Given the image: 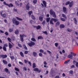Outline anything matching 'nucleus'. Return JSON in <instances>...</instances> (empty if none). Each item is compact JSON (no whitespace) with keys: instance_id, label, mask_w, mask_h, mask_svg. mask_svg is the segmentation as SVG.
<instances>
[{"instance_id":"nucleus-21","label":"nucleus","mask_w":78,"mask_h":78,"mask_svg":"<svg viewBox=\"0 0 78 78\" xmlns=\"http://www.w3.org/2000/svg\"><path fill=\"white\" fill-rule=\"evenodd\" d=\"M39 19L40 20V21H42V20H43V17H42L41 16H40L39 17Z\"/></svg>"},{"instance_id":"nucleus-37","label":"nucleus","mask_w":78,"mask_h":78,"mask_svg":"<svg viewBox=\"0 0 78 78\" xmlns=\"http://www.w3.org/2000/svg\"><path fill=\"white\" fill-rule=\"evenodd\" d=\"M15 70H16V71H17L18 72H19V69H18L16 67L15 68Z\"/></svg>"},{"instance_id":"nucleus-42","label":"nucleus","mask_w":78,"mask_h":78,"mask_svg":"<svg viewBox=\"0 0 78 78\" xmlns=\"http://www.w3.org/2000/svg\"><path fill=\"white\" fill-rule=\"evenodd\" d=\"M3 50H4V51H6V47H3Z\"/></svg>"},{"instance_id":"nucleus-33","label":"nucleus","mask_w":78,"mask_h":78,"mask_svg":"<svg viewBox=\"0 0 78 78\" xmlns=\"http://www.w3.org/2000/svg\"><path fill=\"white\" fill-rule=\"evenodd\" d=\"M31 41H33L34 42H35V41H36V39H35L33 38H31Z\"/></svg>"},{"instance_id":"nucleus-26","label":"nucleus","mask_w":78,"mask_h":78,"mask_svg":"<svg viewBox=\"0 0 78 78\" xmlns=\"http://www.w3.org/2000/svg\"><path fill=\"white\" fill-rule=\"evenodd\" d=\"M41 28V26L38 25L37 27V30H39V29H40V28Z\"/></svg>"},{"instance_id":"nucleus-15","label":"nucleus","mask_w":78,"mask_h":78,"mask_svg":"<svg viewBox=\"0 0 78 78\" xmlns=\"http://www.w3.org/2000/svg\"><path fill=\"white\" fill-rule=\"evenodd\" d=\"M70 60L69 59L66 61L64 62V63L65 64H67L68 63H69V62H70Z\"/></svg>"},{"instance_id":"nucleus-27","label":"nucleus","mask_w":78,"mask_h":78,"mask_svg":"<svg viewBox=\"0 0 78 78\" xmlns=\"http://www.w3.org/2000/svg\"><path fill=\"white\" fill-rule=\"evenodd\" d=\"M38 68H34L33 70H34V71H35L36 72H37V71H38Z\"/></svg>"},{"instance_id":"nucleus-59","label":"nucleus","mask_w":78,"mask_h":78,"mask_svg":"<svg viewBox=\"0 0 78 78\" xmlns=\"http://www.w3.org/2000/svg\"><path fill=\"white\" fill-rule=\"evenodd\" d=\"M4 21L5 23H7V20L6 19H4Z\"/></svg>"},{"instance_id":"nucleus-44","label":"nucleus","mask_w":78,"mask_h":78,"mask_svg":"<svg viewBox=\"0 0 78 78\" xmlns=\"http://www.w3.org/2000/svg\"><path fill=\"white\" fill-rule=\"evenodd\" d=\"M24 53L26 55H27V54H28V51H25V52H24Z\"/></svg>"},{"instance_id":"nucleus-1","label":"nucleus","mask_w":78,"mask_h":78,"mask_svg":"<svg viewBox=\"0 0 78 78\" xmlns=\"http://www.w3.org/2000/svg\"><path fill=\"white\" fill-rule=\"evenodd\" d=\"M12 21L13 23L15 24L16 25H19L20 23L19 21L16 20V18H14L12 20Z\"/></svg>"},{"instance_id":"nucleus-53","label":"nucleus","mask_w":78,"mask_h":78,"mask_svg":"<svg viewBox=\"0 0 78 78\" xmlns=\"http://www.w3.org/2000/svg\"><path fill=\"white\" fill-rule=\"evenodd\" d=\"M43 33L45 34H46V35H47L48 34V33H47V31L43 32Z\"/></svg>"},{"instance_id":"nucleus-30","label":"nucleus","mask_w":78,"mask_h":78,"mask_svg":"<svg viewBox=\"0 0 78 78\" xmlns=\"http://www.w3.org/2000/svg\"><path fill=\"white\" fill-rule=\"evenodd\" d=\"M43 3L44 6L45 7H46V2L45 1H43Z\"/></svg>"},{"instance_id":"nucleus-19","label":"nucleus","mask_w":78,"mask_h":78,"mask_svg":"<svg viewBox=\"0 0 78 78\" xmlns=\"http://www.w3.org/2000/svg\"><path fill=\"white\" fill-rule=\"evenodd\" d=\"M10 57L11 60H12V61H13V60L14 59H15L14 57L13 56H10Z\"/></svg>"},{"instance_id":"nucleus-50","label":"nucleus","mask_w":78,"mask_h":78,"mask_svg":"<svg viewBox=\"0 0 78 78\" xmlns=\"http://www.w3.org/2000/svg\"><path fill=\"white\" fill-rule=\"evenodd\" d=\"M24 62H25V63L27 64V63L28 62V61L26 59H25L24 60Z\"/></svg>"},{"instance_id":"nucleus-41","label":"nucleus","mask_w":78,"mask_h":78,"mask_svg":"<svg viewBox=\"0 0 78 78\" xmlns=\"http://www.w3.org/2000/svg\"><path fill=\"white\" fill-rule=\"evenodd\" d=\"M31 17H32V19H34V20H35V17H34V16L33 15L31 16Z\"/></svg>"},{"instance_id":"nucleus-63","label":"nucleus","mask_w":78,"mask_h":78,"mask_svg":"<svg viewBox=\"0 0 78 78\" xmlns=\"http://www.w3.org/2000/svg\"><path fill=\"white\" fill-rule=\"evenodd\" d=\"M62 76H66V75L64 73H63L62 74Z\"/></svg>"},{"instance_id":"nucleus-23","label":"nucleus","mask_w":78,"mask_h":78,"mask_svg":"<svg viewBox=\"0 0 78 78\" xmlns=\"http://www.w3.org/2000/svg\"><path fill=\"white\" fill-rule=\"evenodd\" d=\"M15 34H19V30H16L15 32Z\"/></svg>"},{"instance_id":"nucleus-6","label":"nucleus","mask_w":78,"mask_h":78,"mask_svg":"<svg viewBox=\"0 0 78 78\" xmlns=\"http://www.w3.org/2000/svg\"><path fill=\"white\" fill-rule=\"evenodd\" d=\"M12 44L10 43H9V48H12V47H13L14 46V44L12 43V42L11 43Z\"/></svg>"},{"instance_id":"nucleus-17","label":"nucleus","mask_w":78,"mask_h":78,"mask_svg":"<svg viewBox=\"0 0 78 78\" xmlns=\"http://www.w3.org/2000/svg\"><path fill=\"white\" fill-rule=\"evenodd\" d=\"M13 5H12V4L10 3L9 4H8V5L9 7H12L13 6Z\"/></svg>"},{"instance_id":"nucleus-31","label":"nucleus","mask_w":78,"mask_h":78,"mask_svg":"<svg viewBox=\"0 0 78 78\" xmlns=\"http://www.w3.org/2000/svg\"><path fill=\"white\" fill-rule=\"evenodd\" d=\"M50 18H47L46 19L47 22H49V21H50Z\"/></svg>"},{"instance_id":"nucleus-61","label":"nucleus","mask_w":78,"mask_h":78,"mask_svg":"<svg viewBox=\"0 0 78 78\" xmlns=\"http://www.w3.org/2000/svg\"><path fill=\"white\" fill-rule=\"evenodd\" d=\"M74 67H75V65H72L71 66V68H74Z\"/></svg>"},{"instance_id":"nucleus-40","label":"nucleus","mask_w":78,"mask_h":78,"mask_svg":"<svg viewBox=\"0 0 78 78\" xmlns=\"http://www.w3.org/2000/svg\"><path fill=\"white\" fill-rule=\"evenodd\" d=\"M7 39L9 42H11V39H10L9 37Z\"/></svg>"},{"instance_id":"nucleus-5","label":"nucleus","mask_w":78,"mask_h":78,"mask_svg":"<svg viewBox=\"0 0 78 78\" xmlns=\"http://www.w3.org/2000/svg\"><path fill=\"white\" fill-rule=\"evenodd\" d=\"M20 40L22 42H23V37H27V35L25 34H23L22 35L21 34L20 35Z\"/></svg>"},{"instance_id":"nucleus-13","label":"nucleus","mask_w":78,"mask_h":78,"mask_svg":"<svg viewBox=\"0 0 78 78\" xmlns=\"http://www.w3.org/2000/svg\"><path fill=\"white\" fill-rule=\"evenodd\" d=\"M73 20L74 21V23L75 24H77V23H78V21L76 20V18H74L73 19Z\"/></svg>"},{"instance_id":"nucleus-39","label":"nucleus","mask_w":78,"mask_h":78,"mask_svg":"<svg viewBox=\"0 0 78 78\" xmlns=\"http://www.w3.org/2000/svg\"><path fill=\"white\" fill-rule=\"evenodd\" d=\"M13 31V30L12 29H9V32H10V33L12 32V31Z\"/></svg>"},{"instance_id":"nucleus-24","label":"nucleus","mask_w":78,"mask_h":78,"mask_svg":"<svg viewBox=\"0 0 78 78\" xmlns=\"http://www.w3.org/2000/svg\"><path fill=\"white\" fill-rule=\"evenodd\" d=\"M43 37L41 36H39L38 37V39H43Z\"/></svg>"},{"instance_id":"nucleus-57","label":"nucleus","mask_w":78,"mask_h":78,"mask_svg":"<svg viewBox=\"0 0 78 78\" xmlns=\"http://www.w3.org/2000/svg\"><path fill=\"white\" fill-rule=\"evenodd\" d=\"M39 56L41 57H42V53H39Z\"/></svg>"},{"instance_id":"nucleus-20","label":"nucleus","mask_w":78,"mask_h":78,"mask_svg":"<svg viewBox=\"0 0 78 78\" xmlns=\"http://www.w3.org/2000/svg\"><path fill=\"white\" fill-rule=\"evenodd\" d=\"M33 55L34 56H37V53L35 52H34L33 53Z\"/></svg>"},{"instance_id":"nucleus-55","label":"nucleus","mask_w":78,"mask_h":78,"mask_svg":"<svg viewBox=\"0 0 78 78\" xmlns=\"http://www.w3.org/2000/svg\"><path fill=\"white\" fill-rule=\"evenodd\" d=\"M47 52H48V53L50 55H51V52L50 51H47Z\"/></svg>"},{"instance_id":"nucleus-10","label":"nucleus","mask_w":78,"mask_h":78,"mask_svg":"<svg viewBox=\"0 0 78 78\" xmlns=\"http://www.w3.org/2000/svg\"><path fill=\"white\" fill-rule=\"evenodd\" d=\"M1 16L2 17H6V14L4 13L3 14V15L2 14V13H1Z\"/></svg>"},{"instance_id":"nucleus-32","label":"nucleus","mask_w":78,"mask_h":78,"mask_svg":"<svg viewBox=\"0 0 78 78\" xmlns=\"http://www.w3.org/2000/svg\"><path fill=\"white\" fill-rule=\"evenodd\" d=\"M20 54L21 56L22 57H23L24 56V55H23V54L22 52H20Z\"/></svg>"},{"instance_id":"nucleus-54","label":"nucleus","mask_w":78,"mask_h":78,"mask_svg":"<svg viewBox=\"0 0 78 78\" xmlns=\"http://www.w3.org/2000/svg\"><path fill=\"white\" fill-rule=\"evenodd\" d=\"M76 67H78V62H76Z\"/></svg>"},{"instance_id":"nucleus-52","label":"nucleus","mask_w":78,"mask_h":78,"mask_svg":"<svg viewBox=\"0 0 78 78\" xmlns=\"http://www.w3.org/2000/svg\"><path fill=\"white\" fill-rule=\"evenodd\" d=\"M33 3L34 4L37 3V0H34L33 1Z\"/></svg>"},{"instance_id":"nucleus-51","label":"nucleus","mask_w":78,"mask_h":78,"mask_svg":"<svg viewBox=\"0 0 78 78\" xmlns=\"http://www.w3.org/2000/svg\"><path fill=\"white\" fill-rule=\"evenodd\" d=\"M40 52H41V53H44V51L42 50V49H41L40 50Z\"/></svg>"},{"instance_id":"nucleus-16","label":"nucleus","mask_w":78,"mask_h":78,"mask_svg":"<svg viewBox=\"0 0 78 78\" xmlns=\"http://www.w3.org/2000/svg\"><path fill=\"white\" fill-rule=\"evenodd\" d=\"M16 18L18 20H19L20 21H22V19L21 18H20L17 17H16Z\"/></svg>"},{"instance_id":"nucleus-29","label":"nucleus","mask_w":78,"mask_h":78,"mask_svg":"<svg viewBox=\"0 0 78 78\" xmlns=\"http://www.w3.org/2000/svg\"><path fill=\"white\" fill-rule=\"evenodd\" d=\"M63 9L64 12H66V8L65 7L63 8Z\"/></svg>"},{"instance_id":"nucleus-3","label":"nucleus","mask_w":78,"mask_h":78,"mask_svg":"<svg viewBox=\"0 0 78 78\" xmlns=\"http://www.w3.org/2000/svg\"><path fill=\"white\" fill-rule=\"evenodd\" d=\"M50 13L51 15H53V17H54V18H56V14L55 12L53 11V10L51 9L50 10Z\"/></svg>"},{"instance_id":"nucleus-4","label":"nucleus","mask_w":78,"mask_h":78,"mask_svg":"<svg viewBox=\"0 0 78 78\" xmlns=\"http://www.w3.org/2000/svg\"><path fill=\"white\" fill-rule=\"evenodd\" d=\"M69 7L70 8H71L73 5V1L71 2H68L66 3L65 5H69Z\"/></svg>"},{"instance_id":"nucleus-8","label":"nucleus","mask_w":78,"mask_h":78,"mask_svg":"<svg viewBox=\"0 0 78 78\" xmlns=\"http://www.w3.org/2000/svg\"><path fill=\"white\" fill-rule=\"evenodd\" d=\"M68 58H70V59H72L73 58V56L72 55L70 54L68 56Z\"/></svg>"},{"instance_id":"nucleus-64","label":"nucleus","mask_w":78,"mask_h":78,"mask_svg":"<svg viewBox=\"0 0 78 78\" xmlns=\"http://www.w3.org/2000/svg\"><path fill=\"white\" fill-rule=\"evenodd\" d=\"M60 78L59 76H57L55 78Z\"/></svg>"},{"instance_id":"nucleus-60","label":"nucleus","mask_w":78,"mask_h":78,"mask_svg":"<svg viewBox=\"0 0 78 78\" xmlns=\"http://www.w3.org/2000/svg\"><path fill=\"white\" fill-rule=\"evenodd\" d=\"M44 65H47V62L45 61L44 62Z\"/></svg>"},{"instance_id":"nucleus-14","label":"nucleus","mask_w":78,"mask_h":78,"mask_svg":"<svg viewBox=\"0 0 78 78\" xmlns=\"http://www.w3.org/2000/svg\"><path fill=\"white\" fill-rule=\"evenodd\" d=\"M65 27L64 25V24H61L60 25V28H63Z\"/></svg>"},{"instance_id":"nucleus-22","label":"nucleus","mask_w":78,"mask_h":78,"mask_svg":"<svg viewBox=\"0 0 78 78\" xmlns=\"http://www.w3.org/2000/svg\"><path fill=\"white\" fill-rule=\"evenodd\" d=\"M3 63L5 64H8L7 62H6V61H5V60H3Z\"/></svg>"},{"instance_id":"nucleus-45","label":"nucleus","mask_w":78,"mask_h":78,"mask_svg":"<svg viewBox=\"0 0 78 78\" xmlns=\"http://www.w3.org/2000/svg\"><path fill=\"white\" fill-rule=\"evenodd\" d=\"M58 45H59V44L58 43H55V45L57 47H58Z\"/></svg>"},{"instance_id":"nucleus-36","label":"nucleus","mask_w":78,"mask_h":78,"mask_svg":"<svg viewBox=\"0 0 78 78\" xmlns=\"http://www.w3.org/2000/svg\"><path fill=\"white\" fill-rule=\"evenodd\" d=\"M67 31L69 32H71V31H72V30L71 29H70L69 28H68Z\"/></svg>"},{"instance_id":"nucleus-12","label":"nucleus","mask_w":78,"mask_h":78,"mask_svg":"<svg viewBox=\"0 0 78 78\" xmlns=\"http://www.w3.org/2000/svg\"><path fill=\"white\" fill-rule=\"evenodd\" d=\"M59 25H60V23H59V21H58L56 23L55 27H58V26H59Z\"/></svg>"},{"instance_id":"nucleus-47","label":"nucleus","mask_w":78,"mask_h":78,"mask_svg":"<svg viewBox=\"0 0 78 78\" xmlns=\"http://www.w3.org/2000/svg\"><path fill=\"white\" fill-rule=\"evenodd\" d=\"M18 45L19 47H20L21 48H22V45L20 44H18Z\"/></svg>"},{"instance_id":"nucleus-9","label":"nucleus","mask_w":78,"mask_h":78,"mask_svg":"<svg viewBox=\"0 0 78 78\" xmlns=\"http://www.w3.org/2000/svg\"><path fill=\"white\" fill-rule=\"evenodd\" d=\"M1 58H7V55H1Z\"/></svg>"},{"instance_id":"nucleus-35","label":"nucleus","mask_w":78,"mask_h":78,"mask_svg":"<svg viewBox=\"0 0 78 78\" xmlns=\"http://www.w3.org/2000/svg\"><path fill=\"white\" fill-rule=\"evenodd\" d=\"M33 68H35L36 67V64L35 63H34L32 65Z\"/></svg>"},{"instance_id":"nucleus-38","label":"nucleus","mask_w":78,"mask_h":78,"mask_svg":"<svg viewBox=\"0 0 78 78\" xmlns=\"http://www.w3.org/2000/svg\"><path fill=\"white\" fill-rule=\"evenodd\" d=\"M3 4H4V5H6V6H8V5H9L8 4H7L5 2H3Z\"/></svg>"},{"instance_id":"nucleus-2","label":"nucleus","mask_w":78,"mask_h":78,"mask_svg":"<svg viewBox=\"0 0 78 78\" xmlns=\"http://www.w3.org/2000/svg\"><path fill=\"white\" fill-rule=\"evenodd\" d=\"M28 42H29V41H27V44L28 45L29 47H32L33 45H35V43L32 41H30V42L29 43H28Z\"/></svg>"},{"instance_id":"nucleus-25","label":"nucleus","mask_w":78,"mask_h":78,"mask_svg":"<svg viewBox=\"0 0 78 78\" xmlns=\"http://www.w3.org/2000/svg\"><path fill=\"white\" fill-rule=\"evenodd\" d=\"M53 20L52 19H51L50 21V23L52 25H53V24H54V23H53Z\"/></svg>"},{"instance_id":"nucleus-11","label":"nucleus","mask_w":78,"mask_h":78,"mask_svg":"<svg viewBox=\"0 0 78 78\" xmlns=\"http://www.w3.org/2000/svg\"><path fill=\"white\" fill-rule=\"evenodd\" d=\"M5 70L6 73H10V72L9 71V70L7 68H6L5 69Z\"/></svg>"},{"instance_id":"nucleus-28","label":"nucleus","mask_w":78,"mask_h":78,"mask_svg":"<svg viewBox=\"0 0 78 78\" xmlns=\"http://www.w3.org/2000/svg\"><path fill=\"white\" fill-rule=\"evenodd\" d=\"M32 13L33 12H32V11H30L28 12V14L30 16H31V14H32Z\"/></svg>"},{"instance_id":"nucleus-7","label":"nucleus","mask_w":78,"mask_h":78,"mask_svg":"<svg viewBox=\"0 0 78 78\" xmlns=\"http://www.w3.org/2000/svg\"><path fill=\"white\" fill-rule=\"evenodd\" d=\"M26 7L27 10H28L30 9V3H27Z\"/></svg>"},{"instance_id":"nucleus-48","label":"nucleus","mask_w":78,"mask_h":78,"mask_svg":"<svg viewBox=\"0 0 78 78\" xmlns=\"http://www.w3.org/2000/svg\"><path fill=\"white\" fill-rule=\"evenodd\" d=\"M76 62H76L75 60H74L73 62V63L74 64H75V63H76Z\"/></svg>"},{"instance_id":"nucleus-62","label":"nucleus","mask_w":78,"mask_h":78,"mask_svg":"<svg viewBox=\"0 0 78 78\" xmlns=\"http://www.w3.org/2000/svg\"><path fill=\"white\" fill-rule=\"evenodd\" d=\"M69 73H70V74H73V71H69Z\"/></svg>"},{"instance_id":"nucleus-34","label":"nucleus","mask_w":78,"mask_h":78,"mask_svg":"<svg viewBox=\"0 0 78 78\" xmlns=\"http://www.w3.org/2000/svg\"><path fill=\"white\" fill-rule=\"evenodd\" d=\"M23 47L24 48H25V50H27V47L26 45H25V44L23 45Z\"/></svg>"},{"instance_id":"nucleus-49","label":"nucleus","mask_w":78,"mask_h":78,"mask_svg":"<svg viewBox=\"0 0 78 78\" xmlns=\"http://www.w3.org/2000/svg\"><path fill=\"white\" fill-rule=\"evenodd\" d=\"M41 71H42V70L41 69H40L39 70V69H38V71H37V72L38 73H40V72H41Z\"/></svg>"},{"instance_id":"nucleus-43","label":"nucleus","mask_w":78,"mask_h":78,"mask_svg":"<svg viewBox=\"0 0 78 78\" xmlns=\"http://www.w3.org/2000/svg\"><path fill=\"white\" fill-rule=\"evenodd\" d=\"M62 16L63 17H64V18H66V16L64 14H62Z\"/></svg>"},{"instance_id":"nucleus-58","label":"nucleus","mask_w":78,"mask_h":78,"mask_svg":"<svg viewBox=\"0 0 78 78\" xmlns=\"http://www.w3.org/2000/svg\"><path fill=\"white\" fill-rule=\"evenodd\" d=\"M61 20H62V21H66V20L64 18H61Z\"/></svg>"},{"instance_id":"nucleus-56","label":"nucleus","mask_w":78,"mask_h":78,"mask_svg":"<svg viewBox=\"0 0 78 78\" xmlns=\"http://www.w3.org/2000/svg\"><path fill=\"white\" fill-rule=\"evenodd\" d=\"M4 47H8V44H4Z\"/></svg>"},{"instance_id":"nucleus-46","label":"nucleus","mask_w":78,"mask_h":78,"mask_svg":"<svg viewBox=\"0 0 78 78\" xmlns=\"http://www.w3.org/2000/svg\"><path fill=\"white\" fill-rule=\"evenodd\" d=\"M23 70H25V71H27V68H26L25 67H24L23 68Z\"/></svg>"},{"instance_id":"nucleus-18","label":"nucleus","mask_w":78,"mask_h":78,"mask_svg":"<svg viewBox=\"0 0 78 78\" xmlns=\"http://www.w3.org/2000/svg\"><path fill=\"white\" fill-rule=\"evenodd\" d=\"M52 20L54 21V22H57V21H58V20L57 19H54V18H52Z\"/></svg>"}]
</instances>
